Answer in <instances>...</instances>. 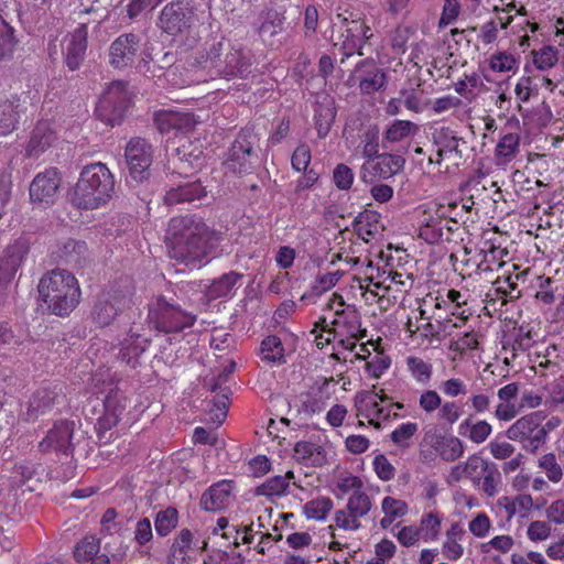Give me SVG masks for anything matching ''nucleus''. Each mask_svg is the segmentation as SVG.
<instances>
[{
  "label": "nucleus",
  "mask_w": 564,
  "mask_h": 564,
  "mask_svg": "<svg viewBox=\"0 0 564 564\" xmlns=\"http://www.w3.org/2000/svg\"><path fill=\"white\" fill-rule=\"evenodd\" d=\"M173 257L192 265L208 262L209 228L193 215L173 217L169 224Z\"/></svg>",
  "instance_id": "f257e3e1"
},
{
  "label": "nucleus",
  "mask_w": 564,
  "mask_h": 564,
  "mask_svg": "<svg viewBox=\"0 0 564 564\" xmlns=\"http://www.w3.org/2000/svg\"><path fill=\"white\" fill-rule=\"evenodd\" d=\"M115 193V176L105 163L83 167L75 184L72 203L78 209L94 210L106 205Z\"/></svg>",
  "instance_id": "f03ea898"
},
{
  "label": "nucleus",
  "mask_w": 564,
  "mask_h": 564,
  "mask_svg": "<svg viewBox=\"0 0 564 564\" xmlns=\"http://www.w3.org/2000/svg\"><path fill=\"white\" fill-rule=\"evenodd\" d=\"M37 289L51 313L61 317L68 316L80 301L79 283L67 270L47 272L41 278Z\"/></svg>",
  "instance_id": "7ed1b4c3"
},
{
  "label": "nucleus",
  "mask_w": 564,
  "mask_h": 564,
  "mask_svg": "<svg viewBox=\"0 0 564 564\" xmlns=\"http://www.w3.org/2000/svg\"><path fill=\"white\" fill-rule=\"evenodd\" d=\"M204 68L213 69L226 78H247L252 72L253 54L241 46L231 45L229 41H218L207 48L203 56Z\"/></svg>",
  "instance_id": "20e7f679"
},
{
  "label": "nucleus",
  "mask_w": 564,
  "mask_h": 564,
  "mask_svg": "<svg viewBox=\"0 0 564 564\" xmlns=\"http://www.w3.org/2000/svg\"><path fill=\"white\" fill-rule=\"evenodd\" d=\"M158 26L170 36L185 39L188 46L199 40L200 22L189 0H174L165 4L159 14Z\"/></svg>",
  "instance_id": "39448f33"
},
{
  "label": "nucleus",
  "mask_w": 564,
  "mask_h": 564,
  "mask_svg": "<svg viewBox=\"0 0 564 564\" xmlns=\"http://www.w3.org/2000/svg\"><path fill=\"white\" fill-rule=\"evenodd\" d=\"M372 31L365 20L348 10L337 13L333 21L330 41L339 46L341 62L355 54L362 56L364 45L372 37Z\"/></svg>",
  "instance_id": "423d86ee"
},
{
  "label": "nucleus",
  "mask_w": 564,
  "mask_h": 564,
  "mask_svg": "<svg viewBox=\"0 0 564 564\" xmlns=\"http://www.w3.org/2000/svg\"><path fill=\"white\" fill-rule=\"evenodd\" d=\"M470 294L467 291H459L449 288H441L435 295L429 294L425 303L431 302L436 311H443L446 315L441 314L437 317L440 326L446 332L449 327L460 328L473 315L470 305Z\"/></svg>",
  "instance_id": "0eeeda50"
},
{
  "label": "nucleus",
  "mask_w": 564,
  "mask_h": 564,
  "mask_svg": "<svg viewBox=\"0 0 564 564\" xmlns=\"http://www.w3.org/2000/svg\"><path fill=\"white\" fill-rule=\"evenodd\" d=\"M326 306L335 311L330 324L337 327L339 345L344 349L352 351L357 347L358 340L367 336V329L361 327L360 314L355 307L345 306L343 297L335 293Z\"/></svg>",
  "instance_id": "6e6552de"
},
{
  "label": "nucleus",
  "mask_w": 564,
  "mask_h": 564,
  "mask_svg": "<svg viewBox=\"0 0 564 564\" xmlns=\"http://www.w3.org/2000/svg\"><path fill=\"white\" fill-rule=\"evenodd\" d=\"M148 318L155 330L167 335H178L196 322V315L167 302L164 296L158 297L149 308Z\"/></svg>",
  "instance_id": "1a4fd4ad"
},
{
  "label": "nucleus",
  "mask_w": 564,
  "mask_h": 564,
  "mask_svg": "<svg viewBox=\"0 0 564 564\" xmlns=\"http://www.w3.org/2000/svg\"><path fill=\"white\" fill-rule=\"evenodd\" d=\"M130 104L128 85L122 80L110 83L95 109L96 117L110 127L121 123Z\"/></svg>",
  "instance_id": "9d476101"
},
{
  "label": "nucleus",
  "mask_w": 564,
  "mask_h": 564,
  "mask_svg": "<svg viewBox=\"0 0 564 564\" xmlns=\"http://www.w3.org/2000/svg\"><path fill=\"white\" fill-rule=\"evenodd\" d=\"M541 412H532L521 416L506 431V436L522 445L529 453H536L545 444V431L542 429Z\"/></svg>",
  "instance_id": "9b49d317"
},
{
  "label": "nucleus",
  "mask_w": 564,
  "mask_h": 564,
  "mask_svg": "<svg viewBox=\"0 0 564 564\" xmlns=\"http://www.w3.org/2000/svg\"><path fill=\"white\" fill-rule=\"evenodd\" d=\"M130 401L120 389H111L104 400L102 413L98 416L95 429L100 444L111 441L113 433H109L122 420Z\"/></svg>",
  "instance_id": "f8f14e48"
},
{
  "label": "nucleus",
  "mask_w": 564,
  "mask_h": 564,
  "mask_svg": "<svg viewBox=\"0 0 564 564\" xmlns=\"http://www.w3.org/2000/svg\"><path fill=\"white\" fill-rule=\"evenodd\" d=\"M257 140L253 128H242L228 150L226 167L235 174L249 173L252 170L251 159L257 156L253 151Z\"/></svg>",
  "instance_id": "ddd939ff"
},
{
  "label": "nucleus",
  "mask_w": 564,
  "mask_h": 564,
  "mask_svg": "<svg viewBox=\"0 0 564 564\" xmlns=\"http://www.w3.org/2000/svg\"><path fill=\"white\" fill-rule=\"evenodd\" d=\"M391 397L383 389L377 391L376 386L371 390H362L355 395V409L357 416H362L371 425L380 426V423L389 420V410L384 406Z\"/></svg>",
  "instance_id": "4468645a"
},
{
  "label": "nucleus",
  "mask_w": 564,
  "mask_h": 564,
  "mask_svg": "<svg viewBox=\"0 0 564 564\" xmlns=\"http://www.w3.org/2000/svg\"><path fill=\"white\" fill-rule=\"evenodd\" d=\"M124 158L130 177L137 183L147 181L153 162V148L142 138H132L126 145Z\"/></svg>",
  "instance_id": "2eb2a0df"
},
{
  "label": "nucleus",
  "mask_w": 564,
  "mask_h": 564,
  "mask_svg": "<svg viewBox=\"0 0 564 564\" xmlns=\"http://www.w3.org/2000/svg\"><path fill=\"white\" fill-rule=\"evenodd\" d=\"M235 368L236 362L230 361L210 384V391L215 393V395L208 411V420L217 426L223 424L227 417L231 390L226 383L229 381L230 375L234 372Z\"/></svg>",
  "instance_id": "dca6fc26"
},
{
  "label": "nucleus",
  "mask_w": 564,
  "mask_h": 564,
  "mask_svg": "<svg viewBox=\"0 0 564 564\" xmlns=\"http://www.w3.org/2000/svg\"><path fill=\"white\" fill-rule=\"evenodd\" d=\"M379 128L376 124H362L358 129V133L354 134V129L347 124L344 135L348 148L354 149L355 156H361L370 161L379 154Z\"/></svg>",
  "instance_id": "f3484780"
},
{
  "label": "nucleus",
  "mask_w": 564,
  "mask_h": 564,
  "mask_svg": "<svg viewBox=\"0 0 564 564\" xmlns=\"http://www.w3.org/2000/svg\"><path fill=\"white\" fill-rule=\"evenodd\" d=\"M75 433V422L69 420H61L54 423L45 437L39 443L41 453H55L65 456L73 455Z\"/></svg>",
  "instance_id": "a211bd4d"
},
{
  "label": "nucleus",
  "mask_w": 564,
  "mask_h": 564,
  "mask_svg": "<svg viewBox=\"0 0 564 564\" xmlns=\"http://www.w3.org/2000/svg\"><path fill=\"white\" fill-rule=\"evenodd\" d=\"M57 167H48L35 175L29 187L30 200L43 207L54 204L61 186Z\"/></svg>",
  "instance_id": "6ab92c4d"
},
{
  "label": "nucleus",
  "mask_w": 564,
  "mask_h": 564,
  "mask_svg": "<svg viewBox=\"0 0 564 564\" xmlns=\"http://www.w3.org/2000/svg\"><path fill=\"white\" fill-rule=\"evenodd\" d=\"M384 265L383 268L373 267L371 261H368L366 264V269L362 275L355 276V281H357L358 286L361 291L362 299L369 305L378 304L380 306L381 303V294L383 293L382 285H387L389 269Z\"/></svg>",
  "instance_id": "aec40b11"
},
{
  "label": "nucleus",
  "mask_w": 564,
  "mask_h": 564,
  "mask_svg": "<svg viewBox=\"0 0 564 564\" xmlns=\"http://www.w3.org/2000/svg\"><path fill=\"white\" fill-rule=\"evenodd\" d=\"M433 140V150L430 153L427 161L429 164H434L438 166V172H441L442 162L445 160H451L454 156H457L458 151V141L459 139L456 137V133L449 127H440L435 128L432 132Z\"/></svg>",
  "instance_id": "412c9836"
},
{
  "label": "nucleus",
  "mask_w": 564,
  "mask_h": 564,
  "mask_svg": "<svg viewBox=\"0 0 564 564\" xmlns=\"http://www.w3.org/2000/svg\"><path fill=\"white\" fill-rule=\"evenodd\" d=\"M519 279L520 273L510 272L509 267H507L502 270L501 275L491 279L492 286L486 294V303L494 304L500 301L501 305H506L508 302L520 299L522 292L518 284Z\"/></svg>",
  "instance_id": "4be33fe9"
},
{
  "label": "nucleus",
  "mask_w": 564,
  "mask_h": 564,
  "mask_svg": "<svg viewBox=\"0 0 564 564\" xmlns=\"http://www.w3.org/2000/svg\"><path fill=\"white\" fill-rule=\"evenodd\" d=\"M140 42L141 39L135 33L119 35L109 48L110 65L119 69L132 66L140 50Z\"/></svg>",
  "instance_id": "5701e85b"
},
{
  "label": "nucleus",
  "mask_w": 564,
  "mask_h": 564,
  "mask_svg": "<svg viewBox=\"0 0 564 564\" xmlns=\"http://www.w3.org/2000/svg\"><path fill=\"white\" fill-rule=\"evenodd\" d=\"M480 258L481 278L491 281L492 274L499 270H505L509 264L503 261V257L508 254L507 250L497 245L491 238H485L477 246Z\"/></svg>",
  "instance_id": "b1692460"
},
{
  "label": "nucleus",
  "mask_w": 564,
  "mask_h": 564,
  "mask_svg": "<svg viewBox=\"0 0 564 564\" xmlns=\"http://www.w3.org/2000/svg\"><path fill=\"white\" fill-rule=\"evenodd\" d=\"M154 123L162 134L177 135L191 131L195 127L196 120L192 112L162 109L155 112Z\"/></svg>",
  "instance_id": "393cba45"
},
{
  "label": "nucleus",
  "mask_w": 564,
  "mask_h": 564,
  "mask_svg": "<svg viewBox=\"0 0 564 564\" xmlns=\"http://www.w3.org/2000/svg\"><path fill=\"white\" fill-rule=\"evenodd\" d=\"M387 285H382L383 293L381 294L380 308L387 311L391 305L403 300L404 295L411 290L413 285L412 274L393 270L389 268Z\"/></svg>",
  "instance_id": "a878e982"
},
{
  "label": "nucleus",
  "mask_w": 564,
  "mask_h": 564,
  "mask_svg": "<svg viewBox=\"0 0 564 564\" xmlns=\"http://www.w3.org/2000/svg\"><path fill=\"white\" fill-rule=\"evenodd\" d=\"M534 502L531 495L518 494L516 496H502L498 498L494 510L500 518L510 521L513 517L529 518Z\"/></svg>",
  "instance_id": "bb28decb"
},
{
  "label": "nucleus",
  "mask_w": 564,
  "mask_h": 564,
  "mask_svg": "<svg viewBox=\"0 0 564 564\" xmlns=\"http://www.w3.org/2000/svg\"><path fill=\"white\" fill-rule=\"evenodd\" d=\"M88 46V25L80 23L68 35V43L64 52V62L72 72L79 69L82 66Z\"/></svg>",
  "instance_id": "cd10ccee"
},
{
  "label": "nucleus",
  "mask_w": 564,
  "mask_h": 564,
  "mask_svg": "<svg viewBox=\"0 0 564 564\" xmlns=\"http://www.w3.org/2000/svg\"><path fill=\"white\" fill-rule=\"evenodd\" d=\"M150 346V338L145 334H140L130 329L127 336L120 343L118 358L132 369L141 365L140 358Z\"/></svg>",
  "instance_id": "c85d7f7f"
},
{
  "label": "nucleus",
  "mask_w": 564,
  "mask_h": 564,
  "mask_svg": "<svg viewBox=\"0 0 564 564\" xmlns=\"http://www.w3.org/2000/svg\"><path fill=\"white\" fill-rule=\"evenodd\" d=\"M234 481L223 479L209 486L202 495L199 506L205 511H219L229 506Z\"/></svg>",
  "instance_id": "c756f323"
},
{
  "label": "nucleus",
  "mask_w": 564,
  "mask_h": 564,
  "mask_svg": "<svg viewBox=\"0 0 564 564\" xmlns=\"http://www.w3.org/2000/svg\"><path fill=\"white\" fill-rule=\"evenodd\" d=\"M26 111V96L13 95L0 102V135H8L19 124L21 115Z\"/></svg>",
  "instance_id": "7c9ffc66"
},
{
  "label": "nucleus",
  "mask_w": 564,
  "mask_h": 564,
  "mask_svg": "<svg viewBox=\"0 0 564 564\" xmlns=\"http://www.w3.org/2000/svg\"><path fill=\"white\" fill-rule=\"evenodd\" d=\"M378 160L366 161L361 166L364 177L366 173H369L371 180L380 178L388 180L400 172L404 166V159L401 155L395 154H382L376 156Z\"/></svg>",
  "instance_id": "2f4dec72"
},
{
  "label": "nucleus",
  "mask_w": 564,
  "mask_h": 564,
  "mask_svg": "<svg viewBox=\"0 0 564 564\" xmlns=\"http://www.w3.org/2000/svg\"><path fill=\"white\" fill-rule=\"evenodd\" d=\"M352 234L358 239L365 240L372 245L382 237L383 225L381 223V216L375 210H365L360 213L354 220Z\"/></svg>",
  "instance_id": "473e14b6"
},
{
  "label": "nucleus",
  "mask_w": 564,
  "mask_h": 564,
  "mask_svg": "<svg viewBox=\"0 0 564 564\" xmlns=\"http://www.w3.org/2000/svg\"><path fill=\"white\" fill-rule=\"evenodd\" d=\"M175 149L173 164L180 172H186L187 167L195 169L200 164L203 149L199 141H192L187 137H181Z\"/></svg>",
  "instance_id": "72a5a7b5"
},
{
  "label": "nucleus",
  "mask_w": 564,
  "mask_h": 564,
  "mask_svg": "<svg viewBox=\"0 0 564 564\" xmlns=\"http://www.w3.org/2000/svg\"><path fill=\"white\" fill-rule=\"evenodd\" d=\"M55 140L56 133L52 124L48 121H39L31 132L30 140L25 147V155L37 159L53 145Z\"/></svg>",
  "instance_id": "f704fd0d"
},
{
  "label": "nucleus",
  "mask_w": 564,
  "mask_h": 564,
  "mask_svg": "<svg viewBox=\"0 0 564 564\" xmlns=\"http://www.w3.org/2000/svg\"><path fill=\"white\" fill-rule=\"evenodd\" d=\"M28 247L22 241H15L8 246L0 258V282H10L20 269Z\"/></svg>",
  "instance_id": "c9c22d12"
},
{
  "label": "nucleus",
  "mask_w": 564,
  "mask_h": 564,
  "mask_svg": "<svg viewBox=\"0 0 564 564\" xmlns=\"http://www.w3.org/2000/svg\"><path fill=\"white\" fill-rule=\"evenodd\" d=\"M337 110L330 96L318 98L314 106V127L319 139H325L332 130Z\"/></svg>",
  "instance_id": "e433bc0d"
},
{
  "label": "nucleus",
  "mask_w": 564,
  "mask_h": 564,
  "mask_svg": "<svg viewBox=\"0 0 564 564\" xmlns=\"http://www.w3.org/2000/svg\"><path fill=\"white\" fill-rule=\"evenodd\" d=\"M119 295L111 292H104L94 304L91 318L96 326L106 327L110 325L118 314Z\"/></svg>",
  "instance_id": "4c0bfd02"
},
{
  "label": "nucleus",
  "mask_w": 564,
  "mask_h": 564,
  "mask_svg": "<svg viewBox=\"0 0 564 564\" xmlns=\"http://www.w3.org/2000/svg\"><path fill=\"white\" fill-rule=\"evenodd\" d=\"M466 538V530L459 521L452 522L445 531V539L442 543L443 556L452 562L458 561L464 555L463 541Z\"/></svg>",
  "instance_id": "58836bf2"
},
{
  "label": "nucleus",
  "mask_w": 564,
  "mask_h": 564,
  "mask_svg": "<svg viewBox=\"0 0 564 564\" xmlns=\"http://www.w3.org/2000/svg\"><path fill=\"white\" fill-rule=\"evenodd\" d=\"M207 194L200 181L186 182L176 187H171L164 195L166 205H177L199 200Z\"/></svg>",
  "instance_id": "ea45409f"
},
{
  "label": "nucleus",
  "mask_w": 564,
  "mask_h": 564,
  "mask_svg": "<svg viewBox=\"0 0 564 564\" xmlns=\"http://www.w3.org/2000/svg\"><path fill=\"white\" fill-rule=\"evenodd\" d=\"M520 134L501 132L495 148V163L499 167L508 166L520 153Z\"/></svg>",
  "instance_id": "a19ab883"
},
{
  "label": "nucleus",
  "mask_w": 564,
  "mask_h": 564,
  "mask_svg": "<svg viewBox=\"0 0 564 564\" xmlns=\"http://www.w3.org/2000/svg\"><path fill=\"white\" fill-rule=\"evenodd\" d=\"M372 245L365 240L358 239L356 235L351 234L349 241H344V245L340 248L337 257L339 260L345 261L351 265H364L367 264L368 261H371L368 258V253Z\"/></svg>",
  "instance_id": "79ce46f5"
},
{
  "label": "nucleus",
  "mask_w": 564,
  "mask_h": 564,
  "mask_svg": "<svg viewBox=\"0 0 564 564\" xmlns=\"http://www.w3.org/2000/svg\"><path fill=\"white\" fill-rule=\"evenodd\" d=\"M444 206H440L441 214L435 216L429 215L425 217L420 226L419 235L429 243H437L443 240H448V235L444 230Z\"/></svg>",
  "instance_id": "37998d69"
},
{
  "label": "nucleus",
  "mask_w": 564,
  "mask_h": 564,
  "mask_svg": "<svg viewBox=\"0 0 564 564\" xmlns=\"http://www.w3.org/2000/svg\"><path fill=\"white\" fill-rule=\"evenodd\" d=\"M294 458L305 466H322L326 462L324 448L310 441H299L293 448Z\"/></svg>",
  "instance_id": "c03bdc74"
},
{
  "label": "nucleus",
  "mask_w": 564,
  "mask_h": 564,
  "mask_svg": "<svg viewBox=\"0 0 564 564\" xmlns=\"http://www.w3.org/2000/svg\"><path fill=\"white\" fill-rule=\"evenodd\" d=\"M57 392L55 388L41 387L31 397L28 416L31 420L37 419L39 415L44 414L52 410L57 399Z\"/></svg>",
  "instance_id": "a18cd8bd"
},
{
  "label": "nucleus",
  "mask_w": 564,
  "mask_h": 564,
  "mask_svg": "<svg viewBox=\"0 0 564 564\" xmlns=\"http://www.w3.org/2000/svg\"><path fill=\"white\" fill-rule=\"evenodd\" d=\"M444 513L438 510L424 512L417 525L422 541L425 543L435 542L440 539Z\"/></svg>",
  "instance_id": "49530a36"
},
{
  "label": "nucleus",
  "mask_w": 564,
  "mask_h": 564,
  "mask_svg": "<svg viewBox=\"0 0 564 564\" xmlns=\"http://www.w3.org/2000/svg\"><path fill=\"white\" fill-rule=\"evenodd\" d=\"M438 457L445 462H455L464 454L463 442L456 436H446L441 434L433 435Z\"/></svg>",
  "instance_id": "de8ad7c7"
},
{
  "label": "nucleus",
  "mask_w": 564,
  "mask_h": 564,
  "mask_svg": "<svg viewBox=\"0 0 564 564\" xmlns=\"http://www.w3.org/2000/svg\"><path fill=\"white\" fill-rule=\"evenodd\" d=\"M406 371L410 377L420 386H430L433 379V365L422 357L408 356L405 359Z\"/></svg>",
  "instance_id": "09e8293b"
},
{
  "label": "nucleus",
  "mask_w": 564,
  "mask_h": 564,
  "mask_svg": "<svg viewBox=\"0 0 564 564\" xmlns=\"http://www.w3.org/2000/svg\"><path fill=\"white\" fill-rule=\"evenodd\" d=\"M292 479H294V473L292 470L286 471L285 475L270 477L256 488V494L269 498L284 496L286 495Z\"/></svg>",
  "instance_id": "8fccbe9b"
},
{
  "label": "nucleus",
  "mask_w": 564,
  "mask_h": 564,
  "mask_svg": "<svg viewBox=\"0 0 564 564\" xmlns=\"http://www.w3.org/2000/svg\"><path fill=\"white\" fill-rule=\"evenodd\" d=\"M154 539L151 520L148 517L139 518L133 527L132 542L142 554H150Z\"/></svg>",
  "instance_id": "3c124183"
},
{
  "label": "nucleus",
  "mask_w": 564,
  "mask_h": 564,
  "mask_svg": "<svg viewBox=\"0 0 564 564\" xmlns=\"http://www.w3.org/2000/svg\"><path fill=\"white\" fill-rule=\"evenodd\" d=\"M381 510L384 516L380 520V527L387 530L408 513L409 506L404 500L387 496L381 501Z\"/></svg>",
  "instance_id": "603ef678"
},
{
  "label": "nucleus",
  "mask_w": 564,
  "mask_h": 564,
  "mask_svg": "<svg viewBox=\"0 0 564 564\" xmlns=\"http://www.w3.org/2000/svg\"><path fill=\"white\" fill-rule=\"evenodd\" d=\"M241 276V274L232 271L223 274L220 278L214 280L207 286L206 296L208 297V300H217L220 297L228 296L232 292Z\"/></svg>",
  "instance_id": "864d4df0"
},
{
  "label": "nucleus",
  "mask_w": 564,
  "mask_h": 564,
  "mask_svg": "<svg viewBox=\"0 0 564 564\" xmlns=\"http://www.w3.org/2000/svg\"><path fill=\"white\" fill-rule=\"evenodd\" d=\"M18 45L14 28L0 15V63L12 59Z\"/></svg>",
  "instance_id": "5fc2aeb1"
},
{
  "label": "nucleus",
  "mask_w": 564,
  "mask_h": 564,
  "mask_svg": "<svg viewBox=\"0 0 564 564\" xmlns=\"http://www.w3.org/2000/svg\"><path fill=\"white\" fill-rule=\"evenodd\" d=\"M491 432L492 426L487 421L473 423L470 417L464 420L458 426V433L476 444L484 443Z\"/></svg>",
  "instance_id": "6e6d98bb"
},
{
  "label": "nucleus",
  "mask_w": 564,
  "mask_h": 564,
  "mask_svg": "<svg viewBox=\"0 0 564 564\" xmlns=\"http://www.w3.org/2000/svg\"><path fill=\"white\" fill-rule=\"evenodd\" d=\"M261 359L268 364H284V346L276 335H269L261 341L260 346Z\"/></svg>",
  "instance_id": "4d7b16f0"
},
{
  "label": "nucleus",
  "mask_w": 564,
  "mask_h": 564,
  "mask_svg": "<svg viewBox=\"0 0 564 564\" xmlns=\"http://www.w3.org/2000/svg\"><path fill=\"white\" fill-rule=\"evenodd\" d=\"M419 126L410 120H394L384 131L383 139L390 143H398L419 131Z\"/></svg>",
  "instance_id": "13d9d810"
},
{
  "label": "nucleus",
  "mask_w": 564,
  "mask_h": 564,
  "mask_svg": "<svg viewBox=\"0 0 564 564\" xmlns=\"http://www.w3.org/2000/svg\"><path fill=\"white\" fill-rule=\"evenodd\" d=\"M180 514L175 507H167L160 510L154 517V528L159 536H167L177 525Z\"/></svg>",
  "instance_id": "bf43d9fd"
},
{
  "label": "nucleus",
  "mask_w": 564,
  "mask_h": 564,
  "mask_svg": "<svg viewBox=\"0 0 564 564\" xmlns=\"http://www.w3.org/2000/svg\"><path fill=\"white\" fill-rule=\"evenodd\" d=\"M419 431L416 422L399 424L390 434V441L400 449H408L413 445V437Z\"/></svg>",
  "instance_id": "052dcab7"
},
{
  "label": "nucleus",
  "mask_w": 564,
  "mask_h": 564,
  "mask_svg": "<svg viewBox=\"0 0 564 564\" xmlns=\"http://www.w3.org/2000/svg\"><path fill=\"white\" fill-rule=\"evenodd\" d=\"M488 65L491 70L497 73H514L519 68V61L512 53L499 51L489 57Z\"/></svg>",
  "instance_id": "680f3d73"
},
{
  "label": "nucleus",
  "mask_w": 564,
  "mask_h": 564,
  "mask_svg": "<svg viewBox=\"0 0 564 564\" xmlns=\"http://www.w3.org/2000/svg\"><path fill=\"white\" fill-rule=\"evenodd\" d=\"M334 502L329 497H319L307 501L304 505V513L307 519L325 520L332 511Z\"/></svg>",
  "instance_id": "e2e57ef3"
},
{
  "label": "nucleus",
  "mask_w": 564,
  "mask_h": 564,
  "mask_svg": "<svg viewBox=\"0 0 564 564\" xmlns=\"http://www.w3.org/2000/svg\"><path fill=\"white\" fill-rule=\"evenodd\" d=\"M193 539L194 535L189 529H182L173 540L170 549L171 556L177 561L183 562L192 549Z\"/></svg>",
  "instance_id": "0e129e2a"
},
{
  "label": "nucleus",
  "mask_w": 564,
  "mask_h": 564,
  "mask_svg": "<svg viewBox=\"0 0 564 564\" xmlns=\"http://www.w3.org/2000/svg\"><path fill=\"white\" fill-rule=\"evenodd\" d=\"M479 346V334L475 330L466 332L457 339L449 343L448 349L455 355L463 357L474 351Z\"/></svg>",
  "instance_id": "69168bd1"
},
{
  "label": "nucleus",
  "mask_w": 564,
  "mask_h": 564,
  "mask_svg": "<svg viewBox=\"0 0 564 564\" xmlns=\"http://www.w3.org/2000/svg\"><path fill=\"white\" fill-rule=\"evenodd\" d=\"M100 551V541L94 535L82 539L75 546L74 557L78 563L88 562Z\"/></svg>",
  "instance_id": "338daca9"
},
{
  "label": "nucleus",
  "mask_w": 564,
  "mask_h": 564,
  "mask_svg": "<svg viewBox=\"0 0 564 564\" xmlns=\"http://www.w3.org/2000/svg\"><path fill=\"white\" fill-rule=\"evenodd\" d=\"M532 61L538 69L547 70L558 62V51L552 45H544L532 51Z\"/></svg>",
  "instance_id": "774afa93"
}]
</instances>
